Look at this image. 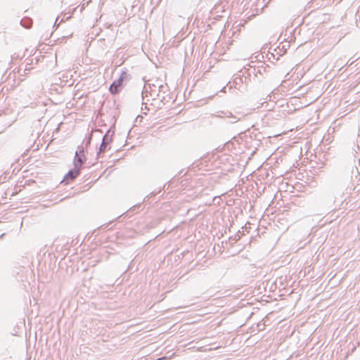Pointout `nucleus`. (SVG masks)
I'll use <instances>...</instances> for the list:
<instances>
[{"label":"nucleus","mask_w":360,"mask_h":360,"mask_svg":"<svg viewBox=\"0 0 360 360\" xmlns=\"http://www.w3.org/2000/svg\"><path fill=\"white\" fill-rule=\"evenodd\" d=\"M131 79L128 70L125 68L122 71L119 78L115 79L109 87V91L112 95L119 94L127 82Z\"/></svg>","instance_id":"nucleus-1"},{"label":"nucleus","mask_w":360,"mask_h":360,"mask_svg":"<svg viewBox=\"0 0 360 360\" xmlns=\"http://www.w3.org/2000/svg\"><path fill=\"white\" fill-rule=\"evenodd\" d=\"M86 161V158L84 155V149L82 146H79L77 147V150L75 152L73 165L74 167H78L79 169H82V165Z\"/></svg>","instance_id":"nucleus-2"},{"label":"nucleus","mask_w":360,"mask_h":360,"mask_svg":"<svg viewBox=\"0 0 360 360\" xmlns=\"http://www.w3.org/2000/svg\"><path fill=\"white\" fill-rule=\"evenodd\" d=\"M115 134L114 131H112L111 129H108L105 134L103 136L101 144L98 148V151L97 153V155L99 156L101 153H104L107 150V147L108 144L112 141V136Z\"/></svg>","instance_id":"nucleus-3"},{"label":"nucleus","mask_w":360,"mask_h":360,"mask_svg":"<svg viewBox=\"0 0 360 360\" xmlns=\"http://www.w3.org/2000/svg\"><path fill=\"white\" fill-rule=\"evenodd\" d=\"M269 67L266 65L264 63L259 65L257 67L251 68L248 69V75H250L252 73L255 75V76L257 77V75H262L263 77L267 76Z\"/></svg>","instance_id":"nucleus-4"},{"label":"nucleus","mask_w":360,"mask_h":360,"mask_svg":"<svg viewBox=\"0 0 360 360\" xmlns=\"http://www.w3.org/2000/svg\"><path fill=\"white\" fill-rule=\"evenodd\" d=\"M153 87L155 88L154 90H149L148 94H149L153 100L159 98L160 102L164 103L165 101V96L161 95L160 93L163 91V89H167V86L163 84H160L158 86L153 85Z\"/></svg>","instance_id":"nucleus-5"},{"label":"nucleus","mask_w":360,"mask_h":360,"mask_svg":"<svg viewBox=\"0 0 360 360\" xmlns=\"http://www.w3.org/2000/svg\"><path fill=\"white\" fill-rule=\"evenodd\" d=\"M248 72L246 69L241 70L237 75H235L233 85L236 89H239L240 85L243 82H246L247 77L245 76V72Z\"/></svg>","instance_id":"nucleus-6"},{"label":"nucleus","mask_w":360,"mask_h":360,"mask_svg":"<svg viewBox=\"0 0 360 360\" xmlns=\"http://www.w3.org/2000/svg\"><path fill=\"white\" fill-rule=\"evenodd\" d=\"M81 173V169L78 167H74L73 169H70L64 176L62 182L68 184L70 181L75 180Z\"/></svg>","instance_id":"nucleus-7"},{"label":"nucleus","mask_w":360,"mask_h":360,"mask_svg":"<svg viewBox=\"0 0 360 360\" xmlns=\"http://www.w3.org/2000/svg\"><path fill=\"white\" fill-rule=\"evenodd\" d=\"M289 47L290 43L288 41L281 43L280 45L278 46L277 48L274 50L276 52V54L278 55L276 59L278 60L279 56L284 55L287 52V50L289 49Z\"/></svg>","instance_id":"nucleus-8"},{"label":"nucleus","mask_w":360,"mask_h":360,"mask_svg":"<svg viewBox=\"0 0 360 360\" xmlns=\"http://www.w3.org/2000/svg\"><path fill=\"white\" fill-rule=\"evenodd\" d=\"M226 116L228 117L233 118L232 120H231V123H235L239 120H240L242 118H243L245 115L243 112H237L236 115H233L231 112L226 113Z\"/></svg>","instance_id":"nucleus-9"},{"label":"nucleus","mask_w":360,"mask_h":360,"mask_svg":"<svg viewBox=\"0 0 360 360\" xmlns=\"http://www.w3.org/2000/svg\"><path fill=\"white\" fill-rule=\"evenodd\" d=\"M20 25L26 28V29H29L32 27V19L29 18V17H24L21 20H20Z\"/></svg>","instance_id":"nucleus-10"},{"label":"nucleus","mask_w":360,"mask_h":360,"mask_svg":"<svg viewBox=\"0 0 360 360\" xmlns=\"http://www.w3.org/2000/svg\"><path fill=\"white\" fill-rule=\"evenodd\" d=\"M141 207V204H137L132 206L127 212L126 214H133L139 212V210Z\"/></svg>","instance_id":"nucleus-11"},{"label":"nucleus","mask_w":360,"mask_h":360,"mask_svg":"<svg viewBox=\"0 0 360 360\" xmlns=\"http://www.w3.org/2000/svg\"><path fill=\"white\" fill-rule=\"evenodd\" d=\"M153 85L154 84H148V86L145 85L144 88H143V91L142 94H143L144 93H146V96H148V93L149 92V90H154L155 88L153 87Z\"/></svg>","instance_id":"nucleus-12"},{"label":"nucleus","mask_w":360,"mask_h":360,"mask_svg":"<svg viewBox=\"0 0 360 360\" xmlns=\"http://www.w3.org/2000/svg\"><path fill=\"white\" fill-rule=\"evenodd\" d=\"M33 60L34 59H31V63H27L26 64L25 68L24 69V73L27 74V72L30 71L32 68V67H28V65H30L31 64L33 63Z\"/></svg>","instance_id":"nucleus-13"},{"label":"nucleus","mask_w":360,"mask_h":360,"mask_svg":"<svg viewBox=\"0 0 360 360\" xmlns=\"http://www.w3.org/2000/svg\"><path fill=\"white\" fill-rule=\"evenodd\" d=\"M240 236L238 234L236 235L234 237H230L229 240H233L234 242H236L239 240Z\"/></svg>","instance_id":"nucleus-14"},{"label":"nucleus","mask_w":360,"mask_h":360,"mask_svg":"<svg viewBox=\"0 0 360 360\" xmlns=\"http://www.w3.org/2000/svg\"><path fill=\"white\" fill-rule=\"evenodd\" d=\"M71 18V15L66 16V14H64L63 18L61 19L60 22H64L65 20H68Z\"/></svg>","instance_id":"nucleus-15"},{"label":"nucleus","mask_w":360,"mask_h":360,"mask_svg":"<svg viewBox=\"0 0 360 360\" xmlns=\"http://www.w3.org/2000/svg\"><path fill=\"white\" fill-rule=\"evenodd\" d=\"M166 92H167V89H163V91H161L160 94L161 95H163L164 96H167V95H166Z\"/></svg>","instance_id":"nucleus-16"},{"label":"nucleus","mask_w":360,"mask_h":360,"mask_svg":"<svg viewBox=\"0 0 360 360\" xmlns=\"http://www.w3.org/2000/svg\"><path fill=\"white\" fill-rule=\"evenodd\" d=\"M58 18H58V17H57V18H56V21H55V22H54L53 27H58V25H57V21H58Z\"/></svg>","instance_id":"nucleus-17"},{"label":"nucleus","mask_w":360,"mask_h":360,"mask_svg":"<svg viewBox=\"0 0 360 360\" xmlns=\"http://www.w3.org/2000/svg\"><path fill=\"white\" fill-rule=\"evenodd\" d=\"M90 142H91V138H89V139L86 141V146H87L89 144H90Z\"/></svg>","instance_id":"nucleus-18"},{"label":"nucleus","mask_w":360,"mask_h":360,"mask_svg":"<svg viewBox=\"0 0 360 360\" xmlns=\"http://www.w3.org/2000/svg\"><path fill=\"white\" fill-rule=\"evenodd\" d=\"M150 195H156V193H153V192H152V193H150Z\"/></svg>","instance_id":"nucleus-19"},{"label":"nucleus","mask_w":360,"mask_h":360,"mask_svg":"<svg viewBox=\"0 0 360 360\" xmlns=\"http://www.w3.org/2000/svg\"><path fill=\"white\" fill-rule=\"evenodd\" d=\"M226 89V86H224L221 91H224Z\"/></svg>","instance_id":"nucleus-20"},{"label":"nucleus","mask_w":360,"mask_h":360,"mask_svg":"<svg viewBox=\"0 0 360 360\" xmlns=\"http://www.w3.org/2000/svg\"><path fill=\"white\" fill-rule=\"evenodd\" d=\"M148 196H146V198H144V201L146 200V198H148Z\"/></svg>","instance_id":"nucleus-21"}]
</instances>
